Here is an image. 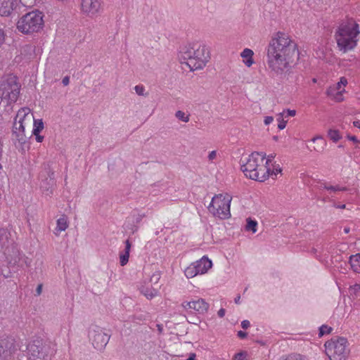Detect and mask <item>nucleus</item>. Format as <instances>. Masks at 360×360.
I'll return each mask as SVG.
<instances>
[{
  "label": "nucleus",
  "mask_w": 360,
  "mask_h": 360,
  "mask_svg": "<svg viewBox=\"0 0 360 360\" xmlns=\"http://www.w3.org/2000/svg\"><path fill=\"white\" fill-rule=\"evenodd\" d=\"M299 58L297 45L287 34L278 32L269 41L266 63L269 68L277 75L289 72Z\"/></svg>",
  "instance_id": "f257e3e1"
},
{
  "label": "nucleus",
  "mask_w": 360,
  "mask_h": 360,
  "mask_svg": "<svg viewBox=\"0 0 360 360\" xmlns=\"http://www.w3.org/2000/svg\"><path fill=\"white\" fill-rule=\"evenodd\" d=\"M181 64H186L191 71L202 69L210 58L205 45L194 43L181 48L178 54Z\"/></svg>",
  "instance_id": "f03ea898"
},
{
  "label": "nucleus",
  "mask_w": 360,
  "mask_h": 360,
  "mask_svg": "<svg viewBox=\"0 0 360 360\" xmlns=\"http://www.w3.org/2000/svg\"><path fill=\"white\" fill-rule=\"evenodd\" d=\"M264 153L253 152L248 157L240 159L241 170L245 175L255 181H264L269 177L270 168L264 165Z\"/></svg>",
  "instance_id": "7ed1b4c3"
},
{
  "label": "nucleus",
  "mask_w": 360,
  "mask_h": 360,
  "mask_svg": "<svg viewBox=\"0 0 360 360\" xmlns=\"http://www.w3.org/2000/svg\"><path fill=\"white\" fill-rule=\"evenodd\" d=\"M359 25H342L337 30L335 37L338 47L344 53L354 49L357 44L356 37L359 34Z\"/></svg>",
  "instance_id": "20e7f679"
},
{
  "label": "nucleus",
  "mask_w": 360,
  "mask_h": 360,
  "mask_svg": "<svg viewBox=\"0 0 360 360\" xmlns=\"http://www.w3.org/2000/svg\"><path fill=\"white\" fill-rule=\"evenodd\" d=\"M43 18V13L38 10L29 12L18 20L17 29L25 34L38 32L44 27Z\"/></svg>",
  "instance_id": "39448f33"
},
{
  "label": "nucleus",
  "mask_w": 360,
  "mask_h": 360,
  "mask_svg": "<svg viewBox=\"0 0 360 360\" xmlns=\"http://www.w3.org/2000/svg\"><path fill=\"white\" fill-rule=\"evenodd\" d=\"M346 338L335 336L326 342V353L330 360H347L349 354Z\"/></svg>",
  "instance_id": "423d86ee"
},
{
  "label": "nucleus",
  "mask_w": 360,
  "mask_h": 360,
  "mask_svg": "<svg viewBox=\"0 0 360 360\" xmlns=\"http://www.w3.org/2000/svg\"><path fill=\"white\" fill-rule=\"evenodd\" d=\"M231 197L228 195H215L208 206V210L214 216L220 219H229L231 217L230 204Z\"/></svg>",
  "instance_id": "0eeeda50"
},
{
  "label": "nucleus",
  "mask_w": 360,
  "mask_h": 360,
  "mask_svg": "<svg viewBox=\"0 0 360 360\" xmlns=\"http://www.w3.org/2000/svg\"><path fill=\"white\" fill-rule=\"evenodd\" d=\"M26 352L27 360H46L52 350L41 340H34L26 346Z\"/></svg>",
  "instance_id": "6e6552de"
},
{
  "label": "nucleus",
  "mask_w": 360,
  "mask_h": 360,
  "mask_svg": "<svg viewBox=\"0 0 360 360\" xmlns=\"http://www.w3.org/2000/svg\"><path fill=\"white\" fill-rule=\"evenodd\" d=\"M21 85L18 82V78L13 75H9L2 81L1 84V90L2 91V96L8 98L10 103H15L20 95Z\"/></svg>",
  "instance_id": "1a4fd4ad"
},
{
  "label": "nucleus",
  "mask_w": 360,
  "mask_h": 360,
  "mask_svg": "<svg viewBox=\"0 0 360 360\" xmlns=\"http://www.w3.org/2000/svg\"><path fill=\"white\" fill-rule=\"evenodd\" d=\"M110 335L105 333L103 328L94 325L89 328V338L94 347L98 350L105 348L110 340Z\"/></svg>",
  "instance_id": "9d476101"
},
{
  "label": "nucleus",
  "mask_w": 360,
  "mask_h": 360,
  "mask_svg": "<svg viewBox=\"0 0 360 360\" xmlns=\"http://www.w3.org/2000/svg\"><path fill=\"white\" fill-rule=\"evenodd\" d=\"M40 177L41 178L40 188L42 193L46 195L50 196L53 194L56 186L54 172L49 167L40 173Z\"/></svg>",
  "instance_id": "9b49d317"
},
{
  "label": "nucleus",
  "mask_w": 360,
  "mask_h": 360,
  "mask_svg": "<svg viewBox=\"0 0 360 360\" xmlns=\"http://www.w3.org/2000/svg\"><path fill=\"white\" fill-rule=\"evenodd\" d=\"M15 350L13 339L4 338L0 340V360H11Z\"/></svg>",
  "instance_id": "f8f14e48"
},
{
  "label": "nucleus",
  "mask_w": 360,
  "mask_h": 360,
  "mask_svg": "<svg viewBox=\"0 0 360 360\" xmlns=\"http://www.w3.org/2000/svg\"><path fill=\"white\" fill-rule=\"evenodd\" d=\"M81 6L84 13L93 16L98 12L101 3L98 0H82Z\"/></svg>",
  "instance_id": "ddd939ff"
},
{
  "label": "nucleus",
  "mask_w": 360,
  "mask_h": 360,
  "mask_svg": "<svg viewBox=\"0 0 360 360\" xmlns=\"http://www.w3.org/2000/svg\"><path fill=\"white\" fill-rule=\"evenodd\" d=\"M24 118H21L18 122H15L13 126V136L20 143L24 144L27 141L23 125Z\"/></svg>",
  "instance_id": "4468645a"
},
{
  "label": "nucleus",
  "mask_w": 360,
  "mask_h": 360,
  "mask_svg": "<svg viewBox=\"0 0 360 360\" xmlns=\"http://www.w3.org/2000/svg\"><path fill=\"white\" fill-rule=\"evenodd\" d=\"M197 272L200 274L206 273L209 269L212 266V261L209 259L206 256H203L200 260L193 263Z\"/></svg>",
  "instance_id": "2eb2a0df"
},
{
  "label": "nucleus",
  "mask_w": 360,
  "mask_h": 360,
  "mask_svg": "<svg viewBox=\"0 0 360 360\" xmlns=\"http://www.w3.org/2000/svg\"><path fill=\"white\" fill-rule=\"evenodd\" d=\"M17 0H0V15L8 16L13 11Z\"/></svg>",
  "instance_id": "dca6fc26"
},
{
  "label": "nucleus",
  "mask_w": 360,
  "mask_h": 360,
  "mask_svg": "<svg viewBox=\"0 0 360 360\" xmlns=\"http://www.w3.org/2000/svg\"><path fill=\"white\" fill-rule=\"evenodd\" d=\"M192 309L200 314L207 313L209 309V304L202 298L191 301Z\"/></svg>",
  "instance_id": "f3484780"
},
{
  "label": "nucleus",
  "mask_w": 360,
  "mask_h": 360,
  "mask_svg": "<svg viewBox=\"0 0 360 360\" xmlns=\"http://www.w3.org/2000/svg\"><path fill=\"white\" fill-rule=\"evenodd\" d=\"M140 292L148 300H151L158 295V288L153 287V285L148 286L146 285H141L139 287Z\"/></svg>",
  "instance_id": "a211bd4d"
},
{
  "label": "nucleus",
  "mask_w": 360,
  "mask_h": 360,
  "mask_svg": "<svg viewBox=\"0 0 360 360\" xmlns=\"http://www.w3.org/2000/svg\"><path fill=\"white\" fill-rule=\"evenodd\" d=\"M349 263L354 272L360 274V253L349 256Z\"/></svg>",
  "instance_id": "6ab92c4d"
},
{
  "label": "nucleus",
  "mask_w": 360,
  "mask_h": 360,
  "mask_svg": "<svg viewBox=\"0 0 360 360\" xmlns=\"http://www.w3.org/2000/svg\"><path fill=\"white\" fill-rule=\"evenodd\" d=\"M253 55V51L250 49H245L240 53V56L246 59L244 61L246 66L250 67L254 63V60L252 58Z\"/></svg>",
  "instance_id": "aec40b11"
},
{
  "label": "nucleus",
  "mask_w": 360,
  "mask_h": 360,
  "mask_svg": "<svg viewBox=\"0 0 360 360\" xmlns=\"http://www.w3.org/2000/svg\"><path fill=\"white\" fill-rule=\"evenodd\" d=\"M311 141L314 143L317 142V146H314L313 150L317 152H322L326 145V142L323 139L321 136H317L314 137Z\"/></svg>",
  "instance_id": "412c9836"
},
{
  "label": "nucleus",
  "mask_w": 360,
  "mask_h": 360,
  "mask_svg": "<svg viewBox=\"0 0 360 360\" xmlns=\"http://www.w3.org/2000/svg\"><path fill=\"white\" fill-rule=\"evenodd\" d=\"M247 224L245 226V229L248 231H252L253 233L257 231V221L255 219H252L251 218H248L246 219Z\"/></svg>",
  "instance_id": "4be33fe9"
},
{
  "label": "nucleus",
  "mask_w": 360,
  "mask_h": 360,
  "mask_svg": "<svg viewBox=\"0 0 360 360\" xmlns=\"http://www.w3.org/2000/svg\"><path fill=\"white\" fill-rule=\"evenodd\" d=\"M280 360H309V359L305 355L293 353L286 356L281 357Z\"/></svg>",
  "instance_id": "5701e85b"
},
{
  "label": "nucleus",
  "mask_w": 360,
  "mask_h": 360,
  "mask_svg": "<svg viewBox=\"0 0 360 360\" xmlns=\"http://www.w3.org/2000/svg\"><path fill=\"white\" fill-rule=\"evenodd\" d=\"M68 221L65 216H63L57 220L56 229L59 231H64L68 228Z\"/></svg>",
  "instance_id": "b1692460"
},
{
  "label": "nucleus",
  "mask_w": 360,
  "mask_h": 360,
  "mask_svg": "<svg viewBox=\"0 0 360 360\" xmlns=\"http://www.w3.org/2000/svg\"><path fill=\"white\" fill-rule=\"evenodd\" d=\"M328 136L333 142H337L342 139V136L340 135V133L338 129H329L328 131Z\"/></svg>",
  "instance_id": "393cba45"
},
{
  "label": "nucleus",
  "mask_w": 360,
  "mask_h": 360,
  "mask_svg": "<svg viewBox=\"0 0 360 360\" xmlns=\"http://www.w3.org/2000/svg\"><path fill=\"white\" fill-rule=\"evenodd\" d=\"M335 91V89H328L327 91L328 95L333 96L334 99L337 102H341L344 100V97L342 96V91H338L337 92L334 93Z\"/></svg>",
  "instance_id": "a878e982"
},
{
  "label": "nucleus",
  "mask_w": 360,
  "mask_h": 360,
  "mask_svg": "<svg viewBox=\"0 0 360 360\" xmlns=\"http://www.w3.org/2000/svg\"><path fill=\"white\" fill-rule=\"evenodd\" d=\"M160 279V272L158 271L154 272L150 278V282L153 283V286L158 288V290H160V285L159 284Z\"/></svg>",
  "instance_id": "bb28decb"
},
{
  "label": "nucleus",
  "mask_w": 360,
  "mask_h": 360,
  "mask_svg": "<svg viewBox=\"0 0 360 360\" xmlns=\"http://www.w3.org/2000/svg\"><path fill=\"white\" fill-rule=\"evenodd\" d=\"M184 274L187 278H193V277L195 276L197 274H199L197 272V270H196L195 267L194 266L193 264H191L189 266H188L185 269Z\"/></svg>",
  "instance_id": "cd10ccee"
},
{
  "label": "nucleus",
  "mask_w": 360,
  "mask_h": 360,
  "mask_svg": "<svg viewBox=\"0 0 360 360\" xmlns=\"http://www.w3.org/2000/svg\"><path fill=\"white\" fill-rule=\"evenodd\" d=\"M44 129V122L41 119L34 120V128L32 134H39L40 131Z\"/></svg>",
  "instance_id": "c85d7f7f"
},
{
  "label": "nucleus",
  "mask_w": 360,
  "mask_h": 360,
  "mask_svg": "<svg viewBox=\"0 0 360 360\" xmlns=\"http://www.w3.org/2000/svg\"><path fill=\"white\" fill-rule=\"evenodd\" d=\"M175 117L179 120L184 122H188L189 121V114H186L184 112L181 110H178L175 113Z\"/></svg>",
  "instance_id": "c756f323"
},
{
  "label": "nucleus",
  "mask_w": 360,
  "mask_h": 360,
  "mask_svg": "<svg viewBox=\"0 0 360 360\" xmlns=\"http://www.w3.org/2000/svg\"><path fill=\"white\" fill-rule=\"evenodd\" d=\"M333 330V328L327 325H322L319 328V336L322 337L325 334H330Z\"/></svg>",
  "instance_id": "7c9ffc66"
},
{
  "label": "nucleus",
  "mask_w": 360,
  "mask_h": 360,
  "mask_svg": "<svg viewBox=\"0 0 360 360\" xmlns=\"http://www.w3.org/2000/svg\"><path fill=\"white\" fill-rule=\"evenodd\" d=\"M129 255L127 254H121L120 256V262L121 266H124L127 264L129 261Z\"/></svg>",
  "instance_id": "2f4dec72"
},
{
  "label": "nucleus",
  "mask_w": 360,
  "mask_h": 360,
  "mask_svg": "<svg viewBox=\"0 0 360 360\" xmlns=\"http://www.w3.org/2000/svg\"><path fill=\"white\" fill-rule=\"evenodd\" d=\"M326 189L328 191H347V188L346 187H340L338 186H325Z\"/></svg>",
  "instance_id": "473e14b6"
},
{
  "label": "nucleus",
  "mask_w": 360,
  "mask_h": 360,
  "mask_svg": "<svg viewBox=\"0 0 360 360\" xmlns=\"http://www.w3.org/2000/svg\"><path fill=\"white\" fill-rule=\"evenodd\" d=\"M281 172H282V169H281V168L279 167V165H278L277 167L274 166L273 169H272V170H271V169H270L269 173V176L270 174H271V175L274 174V175H276H276H277V174H278V173H281Z\"/></svg>",
  "instance_id": "72a5a7b5"
},
{
  "label": "nucleus",
  "mask_w": 360,
  "mask_h": 360,
  "mask_svg": "<svg viewBox=\"0 0 360 360\" xmlns=\"http://www.w3.org/2000/svg\"><path fill=\"white\" fill-rule=\"evenodd\" d=\"M278 128L280 129V130H282L283 129H285V126H286V123H287V121H285L283 118H282V116L281 117H279L278 119Z\"/></svg>",
  "instance_id": "f704fd0d"
},
{
  "label": "nucleus",
  "mask_w": 360,
  "mask_h": 360,
  "mask_svg": "<svg viewBox=\"0 0 360 360\" xmlns=\"http://www.w3.org/2000/svg\"><path fill=\"white\" fill-rule=\"evenodd\" d=\"M134 89L136 91V93L139 95V96H143L144 95V91H145V89L143 86H141V85H136L135 87H134Z\"/></svg>",
  "instance_id": "c9c22d12"
},
{
  "label": "nucleus",
  "mask_w": 360,
  "mask_h": 360,
  "mask_svg": "<svg viewBox=\"0 0 360 360\" xmlns=\"http://www.w3.org/2000/svg\"><path fill=\"white\" fill-rule=\"evenodd\" d=\"M6 39L5 31L0 28V47L4 44Z\"/></svg>",
  "instance_id": "e433bc0d"
},
{
  "label": "nucleus",
  "mask_w": 360,
  "mask_h": 360,
  "mask_svg": "<svg viewBox=\"0 0 360 360\" xmlns=\"http://www.w3.org/2000/svg\"><path fill=\"white\" fill-rule=\"evenodd\" d=\"M245 355L246 353L243 352L237 353L234 355L233 360H243Z\"/></svg>",
  "instance_id": "4c0bfd02"
},
{
  "label": "nucleus",
  "mask_w": 360,
  "mask_h": 360,
  "mask_svg": "<svg viewBox=\"0 0 360 360\" xmlns=\"http://www.w3.org/2000/svg\"><path fill=\"white\" fill-rule=\"evenodd\" d=\"M7 231L5 229L0 228V242L4 240V239H7Z\"/></svg>",
  "instance_id": "58836bf2"
},
{
  "label": "nucleus",
  "mask_w": 360,
  "mask_h": 360,
  "mask_svg": "<svg viewBox=\"0 0 360 360\" xmlns=\"http://www.w3.org/2000/svg\"><path fill=\"white\" fill-rule=\"evenodd\" d=\"M347 139L355 144H360V141L356 138V136L347 134Z\"/></svg>",
  "instance_id": "ea45409f"
},
{
  "label": "nucleus",
  "mask_w": 360,
  "mask_h": 360,
  "mask_svg": "<svg viewBox=\"0 0 360 360\" xmlns=\"http://www.w3.org/2000/svg\"><path fill=\"white\" fill-rule=\"evenodd\" d=\"M131 246V243L129 242V240H127L125 241V249H124V254H127V255H129V252H130Z\"/></svg>",
  "instance_id": "a19ab883"
},
{
  "label": "nucleus",
  "mask_w": 360,
  "mask_h": 360,
  "mask_svg": "<svg viewBox=\"0 0 360 360\" xmlns=\"http://www.w3.org/2000/svg\"><path fill=\"white\" fill-rule=\"evenodd\" d=\"M131 246V243L129 242V240H127L125 241V249H124V254H127V255H129V252H130Z\"/></svg>",
  "instance_id": "79ce46f5"
},
{
  "label": "nucleus",
  "mask_w": 360,
  "mask_h": 360,
  "mask_svg": "<svg viewBox=\"0 0 360 360\" xmlns=\"http://www.w3.org/2000/svg\"><path fill=\"white\" fill-rule=\"evenodd\" d=\"M284 113H286L285 117H293L295 115L296 111L295 110L288 109L285 112L284 111Z\"/></svg>",
  "instance_id": "37998d69"
},
{
  "label": "nucleus",
  "mask_w": 360,
  "mask_h": 360,
  "mask_svg": "<svg viewBox=\"0 0 360 360\" xmlns=\"http://www.w3.org/2000/svg\"><path fill=\"white\" fill-rule=\"evenodd\" d=\"M274 120V117L271 116H266L264 118V122L266 125L269 124Z\"/></svg>",
  "instance_id": "c03bdc74"
},
{
  "label": "nucleus",
  "mask_w": 360,
  "mask_h": 360,
  "mask_svg": "<svg viewBox=\"0 0 360 360\" xmlns=\"http://www.w3.org/2000/svg\"><path fill=\"white\" fill-rule=\"evenodd\" d=\"M250 321L248 320H244L241 322V326L243 329H247L250 326Z\"/></svg>",
  "instance_id": "a18cd8bd"
},
{
  "label": "nucleus",
  "mask_w": 360,
  "mask_h": 360,
  "mask_svg": "<svg viewBox=\"0 0 360 360\" xmlns=\"http://www.w3.org/2000/svg\"><path fill=\"white\" fill-rule=\"evenodd\" d=\"M217 156V152L215 150H212L209 153L208 159L209 160H213Z\"/></svg>",
  "instance_id": "49530a36"
},
{
  "label": "nucleus",
  "mask_w": 360,
  "mask_h": 360,
  "mask_svg": "<svg viewBox=\"0 0 360 360\" xmlns=\"http://www.w3.org/2000/svg\"><path fill=\"white\" fill-rule=\"evenodd\" d=\"M276 157L275 154H270L267 156L266 160V165H269V162H271L274 158Z\"/></svg>",
  "instance_id": "de8ad7c7"
},
{
  "label": "nucleus",
  "mask_w": 360,
  "mask_h": 360,
  "mask_svg": "<svg viewBox=\"0 0 360 360\" xmlns=\"http://www.w3.org/2000/svg\"><path fill=\"white\" fill-rule=\"evenodd\" d=\"M181 305L185 309H192L191 301L184 302Z\"/></svg>",
  "instance_id": "09e8293b"
},
{
  "label": "nucleus",
  "mask_w": 360,
  "mask_h": 360,
  "mask_svg": "<svg viewBox=\"0 0 360 360\" xmlns=\"http://www.w3.org/2000/svg\"><path fill=\"white\" fill-rule=\"evenodd\" d=\"M237 335L240 338H245L247 337L248 335V333L245 331H243V330H239L237 333Z\"/></svg>",
  "instance_id": "8fccbe9b"
},
{
  "label": "nucleus",
  "mask_w": 360,
  "mask_h": 360,
  "mask_svg": "<svg viewBox=\"0 0 360 360\" xmlns=\"http://www.w3.org/2000/svg\"><path fill=\"white\" fill-rule=\"evenodd\" d=\"M35 136V139L38 143H41L44 140V136L39 135V134H33Z\"/></svg>",
  "instance_id": "3c124183"
},
{
  "label": "nucleus",
  "mask_w": 360,
  "mask_h": 360,
  "mask_svg": "<svg viewBox=\"0 0 360 360\" xmlns=\"http://www.w3.org/2000/svg\"><path fill=\"white\" fill-rule=\"evenodd\" d=\"M42 284H39L36 288V295H39L41 293Z\"/></svg>",
  "instance_id": "603ef678"
},
{
  "label": "nucleus",
  "mask_w": 360,
  "mask_h": 360,
  "mask_svg": "<svg viewBox=\"0 0 360 360\" xmlns=\"http://www.w3.org/2000/svg\"><path fill=\"white\" fill-rule=\"evenodd\" d=\"M69 82H70V78L68 76H66L65 77L63 80H62V83L64 86H67L69 84Z\"/></svg>",
  "instance_id": "864d4df0"
},
{
  "label": "nucleus",
  "mask_w": 360,
  "mask_h": 360,
  "mask_svg": "<svg viewBox=\"0 0 360 360\" xmlns=\"http://www.w3.org/2000/svg\"><path fill=\"white\" fill-rule=\"evenodd\" d=\"M225 312H226L225 309H224V308H221V309L218 311L217 314H218V316H219V317L222 318V317H224V315H225Z\"/></svg>",
  "instance_id": "5fc2aeb1"
},
{
  "label": "nucleus",
  "mask_w": 360,
  "mask_h": 360,
  "mask_svg": "<svg viewBox=\"0 0 360 360\" xmlns=\"http://www.w3.org/2000/svg\"><path fill=\"white\" fill-rule=\"evenodd\" d=\"M146 217V214H139V216L137 217V218L136 219V224H139L140 223V221H141V219Z\"/></svg>",
  "instance_id": "6e6d98bb"
},
{
  "label": "nucleus",
  "mask_w": 360,
  "mask_h": 360,
  "mask_svg": "<svg viewBox=\"0 0 360 360\" xmlns=\"http://www.w3.org/2000/svg\"><path fill=\"white\" fill-rule=\"evenodd\" d=\"M340 85L345 86L347 84V80L345 77H341L340 81L339 82Z\"/></svg>",
  "instance_id": "4d7b16f0"
},
{
  "label": "nucleus",
  "mask_w": 360,
  "mask_h": 360,
  "mask_svg": "<svg viewBox=\"0 0 360 360\" xmlns=\"http://www.w3.org/2000/svg\"><path fill=\"white\" fill-rule=\"evenodd\" d=\"M353 126L360 129V120H355L352 122Z\"/></svg>",
  "instance_id": "13d9d810"
},
{
  "label": "nucleus",
  "mask_w": 360,
  "mask_h": 360,
  "mask_svg": "<svg viewBox=\"0 0 360 360\" xmlns=\"http://www.w3.org/2000/svg\"><path fill=\"white\" fill-rule=\"evenodd\" d=\"M186 360H195V354L192 353Z\"/></svg>",
  "instance_id": "bf43d9fd"
},
{
  "label": "nucleus",
  "mask_w": 360,
  "mask_h": 360,
  "mask_svg": "<svg viewBox=\"0 0 360 360\" xmlns=\"http://www.w3.org/2000/svg\"><path fill=\"white\" fill-rule=\"evenodd\" d=\"M240 295H238L235 299H234V302L236 304H240Z\"/></svg>",
  "instance_id": "052dcab7"
},
{
  "label": "nucleus",
  "mask_w": 360,
  "mask_h": 360,
  "mask_svg": "<svg viewBox=\"0 0 360 360\" xmlns=\"http://www.w3.org/2000/svg\"><path fill=\"white\" fill-rule=\"evenodd\" d=\"M349 231H350V229H349V227H345V228H344V232H345V233H349Z\"/></svg>",
  "instance_id": "680f3d73"
},
{
  "label": "nucleus",
  "mask_w": 360,
  "mask_h": 360,
  "mask_svg": "<svg viewBox=\"0 0 360 360\" xmlns=\"http://www.w3.org/2000/svg\"><path fill=\"white\" fill-rule=\"evenodd\" d=\"M346 207V205L345 204H342V205H340L338 206V208L340 209H345Z\"/></svg>",
  "instance_id": "e2e57ef3"
},
{
  "label": "nucleus",
  "mask_w": 360,
  "mask_h": 360,
  "mask_svg": "<svg viewBox=\"0 0 360 360\" xmlns=\"http://www.w3.org/2000/svg\"><path fill=\"white\" fill-rule=\"evenodd\" d=\"M340 87H341V85H340V84L338 82V83L337 84V87H336V89H337L338 90H339V91H340Z\"/></svg>",
  "instance_id": "0e129e2a"
},
{
  "label": "nucleus",
  "mask_w": 360,
  "mask_h": 360,
  "mask_svg": "<svg viewBox=\"0 0 360 360\" xmlns=\"http://www.w3.org/2000/svg\"><path fill=\"white\" fill-rule=\"evenodd\" d=\"M273 139H274V141H277V140H278V136H274L273 137Z\"/></svg>",
  "instance_id": "69168bd1"
},
{
  "label": "nucleus",
  "mask_w": 360,
  "mask_h": 360,
  "mask_svg": "<svg viewBox=\"0 0 360 360\" xmlns=\"http://www.w3.org/2000/svg\"><path fill=\"white\" fill-rule=\"evenodd\" d=\"M158 327L159 330H162V328H161V327H160V325H158Z\"/></svg>",
  "instance_id": "338daca9"
},
{
  "label": "nucleus",
  "mask_w": 360,
  "mask_h": 360,
  "mask_svg": "<svg viewBox=\"0 0 360 360\" xmlns=\"http://www.w3.org/2000/svg\"><path fill=\"white\" fill-rule=\"evenodd\" d=\"M359 144H356V146H355V148H359Z\"/></svg>",
  "instance_id": "774afa93"
}]
</instances>
